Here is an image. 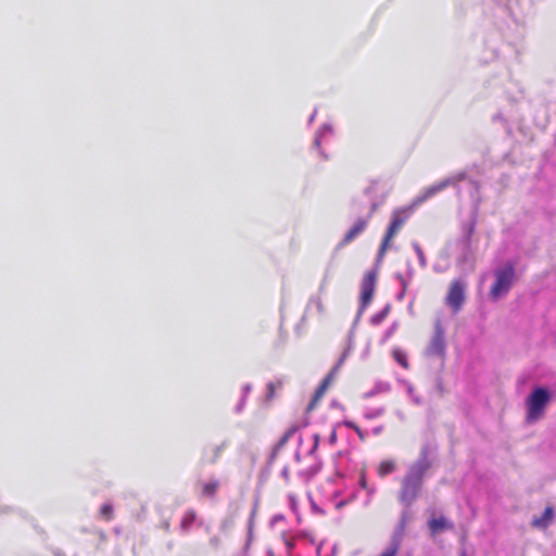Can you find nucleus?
Returning a JSON list of instances; mask_svg holds the SVG:
<instances>
[{"mask_svg": "<svg viewBox=\"0 0 556 556\" xmlns=\"http://www.w3.org/2000/svg\"><path fill=\"white\" fill-rule=\"evenodd\" d=\"M366 227V220H358L352 229L346 233L345 241L353 240L356 236H358Z\"/></svg>", "mask_w": 556, "mask_h": 556, "instance_id": "9d476101", "label": "nucleus"}, {"mask_svg": "<svg viewBox=\"0 0 556 556\" xmlns=\"http://www.w3.org/2000/svg\"><path fill=\"white\" fill-rule=\"evenodd\" d=\"M393 469H394V464L390 460H384L379 466V475L386 476V475L390 473L391 471H393Z\"/></svg>", "mask_w": 556, "mask_h": 556, "instance_id": "f8f14e48", "label": "nucleus"}, {"mask_svg": "<svg viewBox=\"0 0 556 556\" xmlns=\"http://www.w3.org/2000/svg\"><path fill=\"white\" fill-rule=\"evenodd\" d=\"M273 388H274V386H273V383H270V384L268 386V390H269V392H270V393H273Z\"/></svg>", "mask_w": 556, "mask_h": 556, "instance_id": "a211bd4d", "label": "nucleus"}, {"mask_svg": "<svg viewBox=\"0 0 556 556\" xmlns=\"http://www.w3.org/2000/svg\"><path fill=\"white\" fill-rule=\"evenodd\" d=\"M425 470L424 465L414 466L408 476L406 477L402 491V500L410 502L417 494L419 489V482L422 471Z\"/></svg>", "mask_w": 556, "mask_h": 556, "instance_id": "7ed1b4c3", "label": "nucleus"}, {"mask_svg": "<svg viewBox=\"0 0 556 556\" xmlns=\"http://www.w3.org/2000/svg\"><path fill=\"white\" fill-rule=\"evenodd\" d=\"M554 517L553 508L546 507L542 513L533 517L532 526L539 529H546L554 521Z\"/></svg>", "mask_w": 556, "mask_h": 556, "instance_id": "0eeeda50", "label": "nucleus"}, {"mask_svg": "<svg viewBox=\"0 0 556 556\" xmlns=\"http://www.w3.org/2000/svg\"><path fill=\"white\" fill-rule=\"evenodd\" d=\"M394 553H395L394 549H388L381 556H394Z\"/></svg>", "mask_w": 556, "mask_h": 556, "instance_id": "f3484780", "label": "nucleus"}, {"mask_svg": "<svg viewBox=\"0 0 556 556\" xmlns=\"http://www.w3.org/2000/svg\"><path fill=\"white\" fill-rule=\"evenodd\" d=\"M444 185H438V186H433L429 189H427L422 195L418 197L415 202H414V205H417L421 202H424L426 199H428L430 195H432L433 193H435L437 191L441 190L443 188Z\"/></svg>", "mask_w": 556, "mask_h": 556, "instance_id": "9b49d317", "label": "nucleus"}, {"mask_svg": "<svg viewBox=\"0 0 556 556\" xmlns=\"http://www.w3.org/2000/svg\"><path fill=\"white\" fill-rule=\"evenodd\" d=\"M553 400V391L546 387H534L525 400V419L534 425L545 417L547 407Z\"/></svg>", "mask_w": 556, "mask_h": 556, "instance_id": "f257e3e1", "label": "nucleus"}, {"mask_svg": "<svg viewBox=\"0 0 556 556\" xmlns=\"http://www.w3.org/2000/svg\"><path fill=\"white\" fill-rule=\"evenodd\" d=\"M393 356L395 358V361L401 365L403 366L404 368L407 367V358H406V355L403 351L401 350H394L393 352Z\"/></svg>", "mask_w": 556, "mask_h": 556, "instance_id": "ddd939ff", "label": "nucleus"}, {"mask_svg": "<svg viewBox=\"0 0 556 556\" xmlns=\"http://www.w3.org/2000/svg\"><path fill=\"white\" fill-rule=\"evenodd\" d=\"M516 281L515 268L511 264L500 266L494 273V282L490 288V296L498 300L505 296Z\"/></svg>", "mask_w": 556, "mask_h": 556, "instance_id": "f03ea898", "label": "nucleus"}, {"mask_svg": "<svg viewBox=\"0 0 556 556\" xmlns=\"http://www.w3.org/2000/svg\"><path fill=\"white\" fill-rule=\"evenodd\" d=\"M408 208H403L397 210L393 213L392 222L384 238V241L381 245L380 254H382L387 250L390 240L396 235L399 229L405 223L406 218L408 217Z\"/></svg>", "mask_w": 556, "mask_h": 556, "instance_id": "20e7f679", "label": "nucleus"}, {"mask_svg": "<svg viewBox=\"0 0 556 556\" xmlns=\"http://www.w3.org/2000/svg\"><path fill=\"white\" fill-rule=\"evenodd\" d=\"M375 282H376V275L375 273L370 271L367 273L363 279L362 282V306H366L370 301L372 296V292L375 289Z\"/></svg>", "mask_w": 556, "mask_h": 556, "instance_id": "423d86ee", "label": "nucleus"}, {"mask_svg": "<svg viewBox=\"0 0 556 556\" xmlns=\"http://www.w3.org/2000/svg\"><path fill=\"white\" fill-rule=\"evenodd\" d=\"M444 348H445V342H444L443 331L439 326H437L435 334L432 338V340L428 346V353L431 355L439 356L443 353Z\"/></svg>", "mask_w": 556, "mask_h": 556, "instance_id": "6e6552de", "label": "nucleus"}, {"mask_svg": "<svg viewBox=\"0 0 556 556\" xmlns=\"http://www.w3.org/2000/svg\"><path fill=\"white\" fill-rule=\"evenodd\" d=\"M214 490H215V484H208V485L205 486L204 492L206 494H211V493L214 492Z\"/></svg>", "mask_w": 556, "mask_h": 556, "instance_id": "dca6fc26", "label": "nucleus"}, {"mask_svg": "<svg viewBox=\"0 0 556 556\" xmlns=\"http://www.w3.org/2000/svg\"><path fill=\"white\" fill-rule=\"evenodd\" d=\"M464 293L465 285L459 280L453 281L446 295V304L457 311L464 302Z\"/></svg>", "mask_w": 556, "mask_h": 556, "instance_id": "39448f33", "label": "nucleus"}, {"mask_svg": "<svg viewBox=\"0 0 556 556\" xmlns=\"http://www.w3.org/2000/svg\"><path fill=\"white\" fill-rule=\"evenodd\" d=\"M331 379H332V375L328 376L325 379L324 383L321 384V387L319 388V390L316 393V397H320L323 395V393L325 392L326 388L330 383Z\"/></svg>", "mask_w": 556, "mask_h": 556, "instance_id": "4468645a", "label": "nucleus"}, {"mask_svg": "<svg viewBox=\"0 0 556 556\" xmlns=\"http://www.w3.org/2000/svg\"><path fill=\"white\" fill-rule=\"evenodd\" d=\"M429 528L433 535L439 534L450 528V523L443 517H432L429 520Z\"/></svg>", "mask_w": 556, "mask_h": 556, "instance_id": "1a4fd4ad", "label": "nucleus"}, {"mask_svg": "<svg viewBox=\"0 0 556 556\" xmlns=\"http://www.w3.org/2000/svg\"><path fill=\"white\" fill-rule=\"evenodd\" d=\"M101 514L103 515V517L105 518H110V515H111V506L110 505H104L101 509Z\"/></svg>", "mask_w": 556, "mask_h": 556, "instance_id": "2eb2a0df", "label": "nucleus"}]
</instances>
